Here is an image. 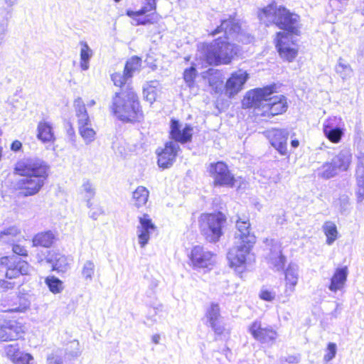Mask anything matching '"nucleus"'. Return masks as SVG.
Wrapping results in <instances>:
<instances>
[{
    "mask_svg": "<svg viewBox=\"0 0 364 364\" xmlns=\"http://www.w3.org/2000/svg\"><path fill=\"white\" fill-rule=\"evenodd\" d=\"M241 27L234 17L221 19V23L211 35L215 36L221 32L223 37H219L210 43H204L202 46L203 53L206 62L210 65H228L239 52V47L230 41H241Z\"/></svg>",
    "mask_w": 364,
    "mask_h": 364,
    "instance_id": "nucleus-1",
    "label": "nucleus"
},
{
    "mask_svg": "<svg viewBox=\"0 0 364 364\" xmlns=\"http://www.w3.org/2000/svg\"><path fill=\"white\" fill-rule=\"evenodd\" d=\"M275 91V85H268L262 88H255L247 92L242 100L245 108L262 109L263 117H274L285 112L288 108L287 99L282 95L270 97Z\"/></svg>",
    "mask_w": 364,
    "mask_h": 364,
    "instance_id": "nucleus-2",
    "label": "nucleus"
},
{
    "mask_svg": "<svg viewBox=\"0 0 364 364\" xmlns=\"http://www.w3.org/2000/svg\"><path fill=\"white\" fill-rule=\"evenodd\" d=\"M236 228L234 245L228 251L227 258L230 267L235 268L238 273H242L245 269L247 257L256 242V237L250 232L248 220L239 218L236 222Z\"/></svg>",
    "mask_w": 364,
    "mask_h": 364,
    "instance_id": "nucleus-3",
    "label": "nucleus"
},
{
    "mask_svg": "<svg viewBox=\"0 0 364 364\" xmlns=\"http://www.w3.org/2000/svg\"><path fill=\"white\" fill-rule=\"evenodd\" d=\"M257 16L260 22L266 26L275 25L289 36L300 34L299 16L290 12L284 6L278 7L274 2L271 3L259 9Z\"/></svg>",
    "mask_w": 364,
    "mask_h": 364,
    "instance_id": "nucleus-4",
    "label": "nucleus"
},
{
    "mask_svg": "<svg viewBox=\"0 0 364 364\" xmlns=\"http://www.w3.org/2000/svg\"><path fill=\"white\" fill-rule=\"evenodd\" d=\"M109 109L123 122H139L143 117L138 96L129 85L125 90L121 89L120 92L114 93Z\"/></svg>",
    "mask_w": 364,
    "mask_h": 364,
    "instance_id": "nucleus-5",
    "label": "nucleus"
},
{
    "mask_svg": "<svg viewBox=\"0 0 364 364\" xmlns=\"http://www.w3.org/2000/svg\"><path fill=\"white\" fill-rule=\"evenodd\" d=\"M227 218L222 212L202 214L200 218L201 234L209 242L215 243L223 235Z\"/></svg>",
    "mask_w": 364,
    "mask_h": 364,
    "instance_id": "nucleus-6",
    "label": "nucleus"
},
{
    "mask_svg": "<svg viewBox=\"0 0 364 364\" xmlns=\"http://www.w3.org/2000/svg\"><path fill=\"white\" fill-rule=\"evenodd\" d=\"M14 170L17 174L22 176L41 177L43 179H47L49 166L43 160L34 156L18 161Z\"/></svg>",
    "mask_w": 364,
    "mask_h": 364,
    "instance_id": "nucleus-7",
    "label": "nucleus"
},
{
    "mask_svg": "<svg viewBox=\"0 0 364 364\" xmlns=\"http://www.w3.org/2000/svg\"><path fill=\"white\" fill-rule=\"evenodd\" d=\"M208 172L213 179L214 186L227 188L235 186L236 179L225 163L223 161L211 163L208 168Z\"/></svg>",
    "mask_w": 364,
    "mask_h": 364,
    "instance_id": "nucleus-8",
    "label": "nucleus"
},
{
    "mask_svg": "<svg viewBox=\"0 0 364 364\" xmlns=\"http://www.w3.org/2000/svg\"><path fill=\"white\" fill-rule=\"evenodd\" d=\"M30 304V301L24 294H5L0 299V311L7 313H22L29 308Z\"/></svg>",
    "mask_w": 364,
    "mask_h": 364,
    "instance_id": "nucleus-9",
    "label": "nucleus"
},
{
    "mask_svg": "<svg viewBox=\"0 0 364 364\" xmlns=\"http://www.w3.org/2000/svg\"><path fill=\"white\" fill-rule=\"evenodd\" d=\"M294 36L287 35L285 32L276 34V48L281 58L292 62L298 54V48Z\"/></svg>",
    "mask_w": 364,
    "mask_h": 364,
    "instance_id": "nucleus-10",
    "label": "nucleus"
},
{
    "mask_svg": "<svg viewBox=\"0 0 364 364\" xmlns=\"http://www.w3.org/2000/svg\"><path fill=\"white\" fill-rule=\"evenodd\" d=\"M1 266L7 267L6 277L9 279L17 278L19 275H28L31 271V266L27 262L9 256L0 257Z\"/></svg>",
    "mask_w": 364,
    "mask_h": 364,
    "instance_id": "nucleus-11",
    "label": "nucleus"
},
{
    "mask_svg": "<svg viewBox=\"0 0 364 364\" xmlns=\"http://www.w3.org/2000/svg\"><path fill=\"white\" fill-rule=\"evenodd\" d=\"M193 128L189 124H181L179 120L171 119L170 121L169 136L172 141L177 144H186L191 141Z\"/></svg>",
    "mask_w": 364,
    "mask_h": 364,
    "instance_id": "nucleus-12",
    "label": "nucleus"
},
{
    "mask_svg": "<svg viewBox=\"0 0 364 364\" xmlns=\"http://www.w3.org/2000/svg\"><path fill=\"white\" fill-rule=\"evenodd\" d=\"M325 136L332 143H339L345 132V124L341 117H331L327 119L323 124Z\"/></svg>",
    "mask_w": 364,
    "mask_h": 364,
    "instance_id": "nucleus-13",
    "label": "nucleus"
},
{
    "mask_svg": "<svg viewBox=\"0 0 364 364\" xmlns=\"http://www.w3.org/2000/svg\"><path fill=\"white\" fill-rule=\"evenodd\" d=\"M46 179H43L41 177H29L24 176V178L19 179L15 186L16 190L20 196L28 197L37 194L45 184Z\"/></svg>",
    "mask_w": 364,
    "mask_h": 364,
    "instance_id": "nucleus-14",
    "label": "nucleus"
},
{
    "mask_svg": "<svg viewBox=\"0 0 364 364\" xmlns=\"http://www.w3.org/2000/svg\"><path fill=\"white\" fill-rule=\"evenodd\" d=\"M249 78V73L242 69L231 73L225 85V95L229 98L235 97L243 89Z\"/></svg>",
    "mask_w": 364,
    "mask_h": 364,
    "instance_id": "nucleus-15",
    "label": "nucleus"
},
{
    "mask_svg": "<svg viewBox=\"0 0 364 364\" xmlns=\"http://www.w3.org/2000/svg\"><path fill=\"white\" fill-rule=\"evenodd\" d=\"M178 151H180L178 144L172 141H167L164 148L157 149L159 166L164 169L171 167L176 161Z\"/></svg>",
    "mask_w": 364,
    "mask_h": 364,
    "instance_id": "nucleus-16",
    "label": "nucleus"
},
{
    "mask_svg": "<svg viewBox=\"0 0 364 364\" xmlns=\"http://www.w3.org/2000/svg\"><path fill=\"white\" fill-rule=\"evenodd\" d=\"M189 257L195 269L209 268L215 262V255L199 245L192 249Z\"/></svg>",
    "mask_w": 364,
    "mask_h": 364,
    "instance_id": "nucleus-17",
    "label": "nucleus"
},
{
    "mask_svg": "<svg viewBox=\"0 0 364 364\" xmlns=\"http://www.w3.org/2000/svg\"><path fill=\"white\" fill-rule=\"evenodd\" d=\"M47 255L43 254V257L37 255L38 262H42L44 260L51 264L52 270L58 272L64 273L70 269V262L67 257L53 251H46Z\"/></svg>",
    "mask_w": 364,
    "mask_h": 364,
    "instance_id": "nucleus-18",
    "label": "nucleus"
},
{
    "mask_svg": "<svg viewBox=\"0 0 364 364\" xmlns=\"http://www.w3.org/2000/svg\"><path fill=\"white\" fill-rule=\"evenodd\" d=\"M139 223L136 227V235L139 244L143 248L148 244L150 235L155 231L156 226L150 216L146 213L139 217Z\"/></svg>",
    "mask_w": 364,
    "mask_h": 364,
    "instance_id": "nucleus-19",
    "label": "nucleus"
},
{
    "mask_svg": "<svg viewBox=\"0 0 364 364\" xmlns=\"http://www.w3.org/2000/svg\"><path fill=\"white\" fill-rule=\"evenodd\" d=\"M253 338L262 343L272 346L277 338V332L271 327H262L260 321H254L249 327Z\"/></svg>",
    "mask_w": 364,
    "mask_h": 364,
    "instance_id": "nucleus-20",
    "label": "nucleus"
},
{
    "mask_svg": "<svg viewBox=\"0 0 364 364\" xmlns=\"http://www.w3.org/2000/svg\"><path fill=\"white\" fill-rule=\"evenodd\" d=\"M267 136L271 145L282 155L287 154L289 132L285 129H272L267 132Z\"/></svg>",
    "mask_w": 364,
    "mask_h": 364,
    "instance_id": "nucleus-21",
    "label": "nucleus"
},
{
    "mask_svg": "<svg viewBox=\"0 0 364 364\" xmlns=\"http://www.w3.org/2000/svg\"><path fill=\"white\" fill-rule=\"evenodd\" d=\"M23 333L22 326L16 321H0V339L2 341L18 340L22 337Z\"/></svg>",
    "mask_w": 364,
    "mask_h": 364,
    "instance_id": "nucleus-22",
    "label": "nucleus"
},
{
    "mask_svg": "<svg viewBox=\"0 0 364 364\" xmlns=\"http://www.w3.org/2000/svg\"><path fill=\"white\" fill-rule=\"evenodd\" d=\"M18 0H4L6 6L0 7V44L6 33L9 22L12 17V7L18 4Z\"/></svg>",
    "mask_w": 364,
    "mask_h": 364,
    "instance_id": "nucleus-23",
    "label": "nucleus"
},
{
    "mask_svg": "<svg viewBox=\"0 0 364 364\" xmlns=\"http://www.w3.org/2000/svg\"><path fill=\"white\" fill-rule=\"evenodd\" d=\"M207 323L217 335H221L224 331L223 326L219 321L220 317V307L218 304L212 303L205 313Z\"/></svg>",
    "mask_w": 364,
    "mask_h": 364,
    "instance_id": "nucleus-24",
    "label": "nucleus"
},
{
    "mask_svg": "<svg viewBox=\"0 0 364 364\" xmlns=\"http://www.w3.org/2000/svg\"><path fill=\"white\" fill-rule=\"evenodd\" d=\"M331 161L340 171H348L352 161L350 149L346 146L343 147L335 154Z\"/></svg>",
    "mask_w": 364,
    "mask_h": 364,
    "instance_id": "nucleus-25",
    "label": "nucleus"
},
{
    "mask_svg": "<svg viewBox=\"0 0 364 364\" xmlns=\"http://www.w3.org/2000/svg\"><path fill=\"white\" fill-rule=\"evenodd\" d=\"M348 274L347 267L337 268L331 279V283L328 285L329 290L333 292L341 290L347 280Z\"/></svg>",
    "mask_w": 364,
    "mask_h": 364,
    "instance_id": "nucleus-26",
    "label": "nucleus"
},
{
    "mask_svg": "<svg viewBox=\"0 0 364 364\" xmlns=\"http://www.w3.org/2000/svg\"><path fill=\"white\" fill-rule=\"evenodd\" d=\"M286 262L287 259L282 252L281 245L275 242L270 249L269 263L277 271H280L284 269Z\"/></svg>",
    "mask_w": 364,
    "mask_h": 364,
    "instance_id": "nucleus-27",
    "label": "nucleus"
},
{
    "mask_svg": "<svg viewBox=\"0 0 364 364\" xmlns=\"http://www.w3.org/2000/svg\"><path fill=\"white\" fill-rule=\"evenodd\" d=\"M55 240V235L51 230L41 232L36 234L32 239L33 247H50Z\"/></svg>",
    "mask_w": 364,
    "mask_h": 364,
    "instance_id": "nucleus-28",
    "label": "nucleus"
},
{
    "mask_svg": "<svg viewBox=\"0 0 364 364\" xmlns=\"http://www.w3.org/2000/svg\"><path fill=\"white\" fill-rule=\"evenodd\" d=\"M74 107L76 117H77L79 127L85 125H91V122L85 108V105L81 97H77L74 101Z\"/></svg>",
    "mask_w": 364,
    "mask_h": 364,
    "instance_id": "nucleus-29",
    "label": "nucleus"
},
{
    "mask_svg": "<svg viewBox=\"0 0 364 364\" xmlns=\"http://www.w3.org/2000/svg\"><path fill=\"white\" fill-rule=\"evenodd\" d=\"M298 269L299 267L296 264L290 263L285 270L287 287L291 292L294 291V287L298 282Z\"/></svg>",
    "mask_w": 364,
    "mask_h": 364,
    "instance_id": "nucleus-30",
    "label": "nucleus"
},
{
    "mask_svg": "<svg viewBox=\"0 0 364 364\" xmlns=\"http://www.w3.org/2000/svg\"><path fill=\"white\" fill-rule=\"evenodd\" d=\"M149 191L144 186H138L132 193V202L134 206L139 208L145 205L148 201Z\"/></svg>",
    "mask_w": 364,
    "mask_h": 364,
    "instance_id": "nucleus-31",
    "label": "nucleus"
},
{
    "mask_svg": "<svg viewBox=\"0 0 364 364\" xmlns=\"http://www.w3.org/2000/svg\"><path fill=\"white\" fill-rule=\"evenodd\" d=\"M38 138L43 142L53 140V127L49 122H41L38 125Z\"/></svg>",
    "mask_w": 364,
    "mask_h": 364,
    "instance_id": "nucleus-32",
    "label": "nucleus"
},
{
    "mask_svg": "<svg viewBox=\"0 0 364 364\" xmlns=\"http://www.w3.org/2000/svg\"><path fill=\"white\" fill-rule=\"evenodd\" d=\"M317 171L319 178L327 180L337 176L340 171L331 161L324 163L318 168Z\"/></svg>",
    "mask_w": 364,
    "mask_h": 364,
    "instance_id": "nucleus-33",
    "label": "nucleus"
},
{
    "mask_svg": "<svg viewBox=\"0 0 364 364\" xmlns=\"http://www.w3.org/2000/svg\"><path fill=\"white\" fill-rule=\"evenodd\" d=\"M80 68L82 70H87L89 68V62L92 57L93 52L85 41H80Z\"/></svg>",
    "mask_w": 364,
    "mask_h": 364,
    "instance_id": "nucleus-34",
    "label": "nucleus"
},
{
    "mask_svg": "<svg viewBox=\"0 0 364 364\" xmlns=\"http://www.w3.org/2000/svg\"><path fill=\"white\" fill-rule=\"evenodd\" d=\"M156 9V0H145L143 6L138 11H134L131 10L127 11V15L129 17L134 18V16H141L146 15L148 12L155 11Z\"/></svg>",
    "mask_w": 364,
    "mask_h": 364,
    "instance_id": "nucleus-35",
    "label": "nucleus"
},
{
    "mask_svg": "<svg viewBox=\"0 0 364 364\" xmlns=\"http://www.w3.org/2000/svg\"><path fill=\"white\" fill-rule=\"evenodd\" d=\"M20 234L19 230L15 227H9L0 232V242L3 243H9L11 246L12 243H15V237Z\"/></svg>",
    "mask_w": 364,
    "mask_h": 364,
    "instance_id": "nucleus-36",
    "label": "nucleus"
},
{
    "mask_svg": "<svg viewBox=\"0 0 364 364\" xmlns=\"http://www.w3.org/2000/svg\"><path fill=\"white\" fill-rule=\"evenodd\" d=\"M323 230L326 236V243L329 245H332L338 235L336 225L331 221H327L323 225Z\"/></svg>",
    "mask_w": 364,
    "mask_h": 364,
    "instance_id": "nucleus-37",
    "label": "nucleus"
},
{
    "mask_svg": "<svg viewBox=\"0 0 364 364\" xmlns=\"http://www.w3.org/2000/svg\"><path fill=\"white\" fill-rule=\"evenodd\" d=\"M141 58L137 56H134L127 61L124 71L126 73V75H127L128 77L132 78L133 73L141 66Z\"/></svg>",
    "mask_w": 364,
    "mask_h": 364,
    "instance_id": "nucleus-38",
    "label": "nucleus"
},
{
    "mask_svg": "<svg viewBox=\"0 0 364 364\" xmlns=\"http://www.w3.org/2000/svg\"><path fill=\"white\" fill-rule=\"evenodd\" d=\"M45 282L49 290L53 294L60 293L63 289L62 281L54 276L48 277L46 279Z\"/></svg>",
    "mask_w": 364,
    "mask_h": 364,
    "instance_id": "nucleus-39",
    "label": "nucleus"
},
{
    "mask_svg": "<svg viewBox=\"0 0 364 364\" xmlns=\"http://www.w3.org/2000/svg\"><path fill=\"white\" fill-rule=\"evenodd\" d=\"M335 70L343 80L350 77L352 74L350 66L341 58L339 59L338 64L336 65Z\"/></svg>",
    "mask_w": 364,
    "mask_h": 364,
    "instance_id": "nucleus-40",
    "label": "nucleus"
},
{
    "mask_svg": "<svg viewBox=\"0 0 364 364\" xmlns=\"http://www.w3.org/2000/svg\"><path fill=\"white\" fill-rule=\"evenodd\" d=\"M95 265L94 262L91 260H87L84 263L81 271L82 278L86 281L91 282L95 274Z\"/></svg>",
    "mask_w": 364,
    "mask_h": 364,
    "instance_id": "nucleus-41",
    "label": "nucleus"
},
{
    "mask_svg": "<svg viewBox=\"0 0 364 364\" xmlns=\"http://www.w3.org/2000/svg\"><path fill=\"white\" fill-rule=\"evenodd\" d=\"M79 132L87 144L93 141L95 139L96 133L91 127V125L80 127Z\"/></svg>",
    "mask_w": 364,
    "mask_h": 364,
    "instance_id": "nucleus-42",
    "label": "nucleus"
},
{
    "mask_svg": "<svg viewBox=\"0 0 364 364\" xmlns=\"http://www.w3.org/2000/svg\"><path fill=\"white\" fill-rule=\"evenodd\" d=\"M130 77H128L127 75H126V73L123 71L122 73H114L111 75V79L113 81L115 86H119L122 89L125 90L127 88V86L129 85L127 84V82L129 79H130Z\"/></svg>",
    "mask_w": 364,
    "mask_h": 364,
    "instance_id": "nucleus-43",
    "label": "nucleus"
},
{
    "mask_svg": "<svg viewBox=\"0 0 364 364\" xmlns=\"http://www.w3.org/2000/svg\"><path fill=\"white\" fill-rule=\"evenodd\" d=\"M82 191L85 193V198L87 199V205L91 206V199L95 195V188L89 180H86L82 185Z\"/></svg>",
    "mask_w": 364,
    "mask_h": 364,
    "instance_id": "nucleus-44",
    "label": "nucleus"
},
{
    "mask_svg": "<svg viewBox=\"0 0 364 364\" xmlns=\"http://www.w3.org/2000/svg\"><path fill=\"white\" fill-rule=\"evenodd\" d=\"M197 70L196 69L191 66L188 68H186L183 73V79L187 86L190 88L193 87L195 85V78L196 76Z\"/></svg>",
    "mask_w": 364,
    "mask_h": 364,
    "instance_id": "nucleus-45",
    "label": "nucleus"
},
{
    "mask_svg": "<svg viewBox=\"0 0 364 364\" xmlns=\"http://www.w3.org/2000/svg\"><path fill=\"white\" fill-rule=\"evenodd\" d=\"M357 166L355 170L356 181H364V154L357 156Z\"/></svg>",
    "mask_w": 364,
    "mask_h": 364,
    "instance_id": "nucleus-46",
    "label": "nucleus"
},
{
    "mask_svg": "<svg viewBox=\"0 0 364 364\" xmlns=\"http://www.w3.org/2000/svg\"><path fill=\"white\" fill-rule=\"evenodd\" d=\"M78 341H73L65 349V354L71 358H76L80 355Z\"/></svg>",
    "mask_w": 364,
    "mask_h": 364,
    "instance_id": "nucleus-47",
    "label": "nucleus"
},
{
    "mask_svg": "<svg viewBox=\"0 0 364 364\" xmlns=\"http://www.w3.org/2000/svg\"><path fill=\"white\" fill-rule=\"evenodd\" d=\"M33 360V356L29 353L23 352L18 353L16 357L12 360L14 364H30Z\"/></svg>",
    "mask_w": 364,
    "mask_h": 364,
    "instance_id": "nucleus-48",
    "label": "nucleus"
},
{
    "mask_svg": "<svg viewBox=\"0 0 364 364\" xmlns=\"http://www.w3.org/2000/svg\"><path fill=\"white\" fill-rule=\"evenodd\" d=\"M144 97L147 102L152 104L156 100V90L151 87L143 86Z\"/></svg>",
    "mask_w": 364,
    "mask_h": 364,
    "instance_id": "nucleus-49",
    "label": "nucleus"
},
{
    "mask_svg": "<svg viewBox=\"0 0 364 364\" xmlns=\"http://www.w3.org/2000/svg\"><path fill=\"white\" fill-rule=\"evenodd\" d=\"M5 352L7 357L9 358L11 361L18 353H21L19 350V346L17 343L6 346L5 347Z\"/></svg>",
    "mask_w": 364,
    "mask_h": 364,
    "instance_id": "nucleus-50",
    "label": "nucleus"
},
{
    "mask_svg": "<svg viewBox=\"0 0 364 364\" xmlns=\"http://www.w3.org/2000/svg\"><path fill=\"white\" fill-rule=\"evenodd\" d=\"M328 353L324 355L326 362L331 360L336 354V345L334 343H329L327 347Z\"/></svg>",
    "mask_w": 364,
    "mask_h": 364,
    "instance_id": "nucleus-51",
    "label": "nucleus"
},
{
    "mask_svg": "<svg viewBox=\"0 0 364 364\" xmlns=\"http://www.w3.org/2000/svg\"><path fill=\"white\" fill-rule=\"evenodd\" d=\"M340 210L341 213H345L348 210L350 203H349V198L346 195H342L340 196L338 199Z\"/></svg>",
    "mask_w": 364,
    "mask_h": 364,
    "instance_id": "nucleus-52",
    "label": "nucleus"
},
{
    "mask_svg": "<svg viewBox=\"0 0 364 364\" xmlns=\"http://www.w3.org/2000/svg\"><path fill=\"white\" fill-rule=\"evenodd\" d=\"M358 189L356 196L358 202L360 203L364 200V181H356Z\"/></svg>",
    "mask_w": 364,
    "mask_h": 364,
    "instance_id": "nucleus-53",
    "label": "nucleus"
},
{
    "mask_svg": "<svg viewBox=\"0 0 364 364\" xmlns=\"http://www.w3.org/2000/svg\"><path fill=\"white\" fill-rule=\"evenodd\" d=\"M11 248L12 251L14 254L19 255V256H27L28 252L26 249L18 244L12 243L11 244Z\"/></svg>",
    "mask_w": 364,
    "mask_h": 364,
    "instance_id": "nucleus-54",
    "label": "nucleus"
},
{
    "mask_svg": "<svg viewBox=\"0 0 364 364\" xmlns=\"http://www.w3.org/2000/svg\"><path fill=\"white\" fill-rule=\"evenodd\" d=\"M259 297L264 301H271L275 298V293L268 290H262L259 294Z\"/></svg>",
    "mask_w": 364,
    "mask_h": 364,
    "instance_id": "nucleus-55",
    "label": "nucleus"
},
{
    "mask_svg": "<svg viewBox=\"0 0 364 364\" xmlns=\"http://www.w3.org/2000/svg\"><path fill=\"white\" fill-rule=\"evenodd\" d=\"M48 364H63V359L60 355L51 353L47 358Z\"/></svg>",
    "mask_w": 364,
    "mask_h": 364,
    "instance_id": "nucleus-56",
    "label": "nucleus"
},
{
    "mask_svg": "<svg viewBox=\"0 0 364 364\" xmlns=\"http://www.w3.org/2000/svg\"><path fill=\"white\" fill-rule=\"evenodd\" d=\"M144 17H139V16H134V18H132L134 20L136 21L137 25H146L149 23H152L153 21L150 18L149 15H144Z\"/></svg>",
    "mask_w": 364,
    "mask_h": 364,
    "instance_id": "nucleus-57",
    "label": "nucleus"
},
{
    "mask_svg": "<svg viewBox=\"0 0 364 364\" xmlns=\"http://www.w3.org/2000/svg\"><path fill=\"white\" fill-rule=\"evenodd\" d=\"M348 1V0H330L329 4L333 9L341 10Z\"/></svg>",
    "mask_w": 364,
    "mask_h": 364,
    "instance_id": "nucleus-58",
    "label": "nucleus"
},
{
    "mask_svg": "<svg viewBox=\"0 0 364 364\" xmlns=\"http://www.w3.org/2000/svg\"><path fill=\"white\" fill-rule=\"evenodd\" d=\"M16 286V283L14 282H9L5 279H0V288L4 291H6L9 289H12Z\"/></svg>",
    "mask_w": 364,
    "mask_h": 364,
    "instance_id": "nucleus-59",
    "label": "nucleus"
},
{
    "mask_svg": "<svg viewBox=\"0 0 364 364\" xmlns=\"http://www.w3.org/2000/svg\"><path fill=\"white\" fill-rule=\"evenodd\" d=\"M22 148V143L18 140L14 141L11 144V149L13 151H18Z\"/></svg>",
    "mask_w": 364,
    "mask_h": 364,
    "instance_id": "nucleus-60",
    "label": "nucleus"
},
{
    "mask_svg": "<svg viewBox=\"0 0 364 364\" xmlns=\"http://www.w3.org/2000/svg\"><path fill=\"white\" fill-rule=\"evenodd\" d=\"M286 361L289 363H298L299 358L295 355H289L286 358Z\"/></svg>",
    "mask_w": 364,
    "mask_h": 364,
    "instance_id": "nucleus-61",
    "label": "nucleus"
},
{
    "mask_svg": "<svg viewBox=\"0 0 364 364\" xmlns=\"http://www.w3.org/2000/svg\"><path fill=\"white\" fill-rule=\"evenodd\" d=\"M159 85V82L156 80H152L149 82H146L144 86L146 87H151L156 90V87Z\"/></svg>",
    "mask_w": 364,
    "mask_h": 364,
    "instance_id": "nucleus-62",
    "label": "nucleus"
},
{
    "mask_svg": "<svg viewBox=\"0 0 364 364\" xmlns=\"http://www.w3.org/2000/svg\"><path fill=\"white\" fill-rule=\"evenodd\" d=\"M160 335L159 334H155L152 336L151 340L152 342L155 344H159L160 341Z\"/></svg>",
    "mask_w": 364,
    "mask_h": 364,
    "instance_id": "nucleus-63",
    "label": "nucleus"
},
{
    "mask_svg": "<svg viewBox=\"0 0 364 364\" xmlns=\"http://www.w3.org/2000/svg\"><path fill=\"white\" fill-rule=\"evenodd\" d=\"M299 141L298 139H292L291 141V146L292 148L296 149L299 146Z\"/></svg>",
    "mask_w": 364,
    "mask_h": 364,
    "instance_id": "nucleus-64",
    "label": "nucleus"
}]
</instances>
